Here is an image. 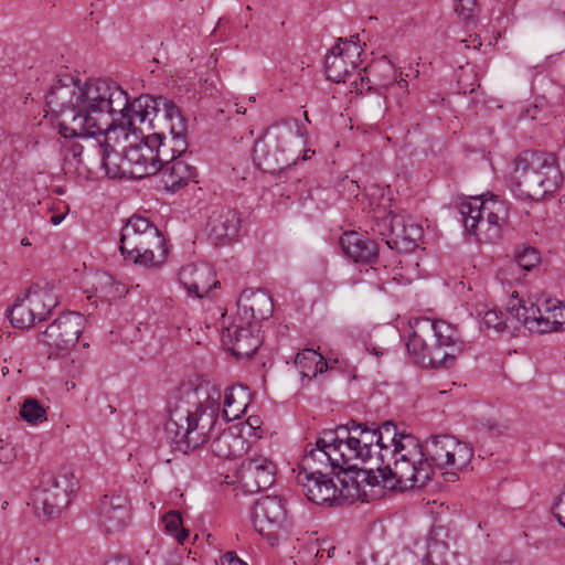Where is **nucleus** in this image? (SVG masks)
<instances>
[{"mask_svg": "<svg viewBox=\"0 0 565 565\" xmlns=\"http://www.w3.org/2000/svg\"><path fill=\"white\" fill-rule=\"evenodd\" d=\"M46 106L58 121L64 138L104 136L120 128L134 130L135 124L148 127L143 110L135 108L128 94L113 79H89L85 83L72 76L58 78L46 94Z\"/></svg>", "mask_w": 565, "mask_h": 565, "instance_id": "nucleus-1", "label": "nucleus"}, {"mask_svg": "<svg viewBox=\"0 0 565 565\" xmlns=\"http://www.w3.org/2000/svg\"><path fill=\"white\" fill-rule=\"evenodd\" d=\"M424 444L412 434L398 433L394 424V440L381 448L374 465L356 473L355 480L382 486L388 490L420 489L433 479V470L424 457Z\"/></svg>", "mask_w": 565, "mask_h": 565, "instance_id": "nucleus-2", "label": "nucleus"}, {"mask_svg": "<svg viewBox=\"0 0 565 565\" xmlns=\"http://www.w3.org/2000/svg\"><path fill=\"white\" fill-rule=\"evenodd\" d=\"M407 351L422 367L451 369L465 350L457 328L444 320L418 318L411 326Z\"/></svg>", "mask_w": 565, "mask_h": 565, "instance_id": "nucleus-3", "label": "nucleus"}, {"mask_svg": "<svg viewBox=\"0 0 565 565\" xmlns=\"http://www.w3.org/2000/svg\"><path fill=\"white\" fill-rule=\"evenodd\" d=\"M562 182L563 177L553 156L536 151H524L518 156L509 179L516 196L533 201L555 192Z\"/></svg>", "mask_w": 565, "mask_h": 565, "instance_id": "nucleus-4", "label": "nucleus"}, {"mask_svg": "<svg viewBox=\"0 0 565 565\" xmlns=\"http://www.w3.org/2000/svg\"><path fill=\"white\" fill-rule=\"evenodd\" d=\"M508 310L531 332L565 331V306L558 300L536 296L524 299L514 291L509 299Z\"/></svg>", "mask_w": 565, "mask_h": 565, "instance_id": "nucleus-5", "label": "nucleus"}, {"mask_svg": "<svg viewBox=\"0 0 565 565\" xmlns=\"http://www.w3.org/2000/svg\"><path fill=\"white\" fill-rule=\"evenodd\" d=\"M107 141L105 139L99 142V148L102 166L110 178L129 174L131 178L142 179L159 172L161 164L153 162L152 146L148 136L145 141L126 147L122 157L115 152Z\"/></svg>", "mask_w": 565, "mask_h": 565, "instance_id": "nucleus-6", "label": "nucleus"}, {"mask_svg": "<svg viewBox=\"0 0 565 565\" xmlns=\"http://www.w3.org/2000/svg\"><path fill=\"white\" fill-rule=\"evenodd\" d=\"M461 222L465 228L479 242H494L500 237V231L508 216L504 202L491 198L481 200L471 198L458 204Z\"/></svg>", "mask_w": 565, "mask_h": 565, "instance_id": "nucleus-7", "label": "nucleus"}, {"mask_svg": "<svg viewBox=\"0 0 565 565\" xmlns=\"http://www.w3.org/2000/svg\"><path fill=\"white\" fill-rule=\"evenodd\" d=\"M212 414H199L183 403L170 411L166 423V431L174 444V448L188 454L203 446L211 434Z\"/></svg>", "mask_w": 565, "mask_h": 565, "instance_id": "nucleus-8", "label": "nucleus"}, {"mask_svg": "<svg viewBox=\"0 0 565 565\" xmlns=\"http://www.w3.org/2000/svg\"><path fill=\"white\" fill-rule=\"evenodd\" d=\"M77 481L70 470L45 472L32 492V505L39 516L46 520L58 518L72 502Z\"/></svg>", "mask_w": 565, "mask_h": 565, "instance_id": "nucleus-9", "label": "nucleus"}, {"mask_svg": "<svg viewBox=\"0 0 565 565\" xmlns=\"http://www.w3.org/2000/svg\"><path fill=\"white\" fill-rule=\"evenodd\" d=\"M424 457L433 470L448 469L445 480H458L457 470L466 468L473 456V449L466 443L450 435L431 436L424 443Z\"/></svg>", "mask_w": 565, "mask_h": 565, "instance_id": "nucleus-10", "label": "nucleus"}, {"mask_svg": "<svg viewBox=\"0 0 565 565\" xmlns=\"http://www.w3.org/2000/svg\"><path fill=\"white\" fill-rule=\"evenodd\" d=\"M253 523L271 546L277 545L289 533L285 500L278 495L259 498L254 504Z\"/></svg>", "mask_w": 565, "mask_h": 565, "instance_id": "nucleus-11", "label": "nucleus"}, {"mask_svg": "<svg viewBox=\"0 0 565 565\" xmlns=\"http://www.w3.org/2000/svg\"><path fill=\"white\" fill-rule=\"evenodd\" d=\"M333 437H337L333 444H330V451L333 452V462L334 467L338 469L337 475L343 473L345 477L340 480L344 488H349L350 483L347 479L350 478L352 486L355 487L356 490H360L361 484L365 483V481L355 480L356 473L366 470L369 467L363 465L362 467L359 463H362V455L358 450L356 446L351 443L352 437L348 433V428L344 426H339L334 430H332Z\"/></svg>", "mask_w": 565, "mask_h": 565, "instance_id": "nucleus-12", "label": "nucleus"}, {"mask_svg": "<svg viewBox=\"0 0 565 565\" xmlns=\"http://www.w3.org/2000/svg\"><path fill=\"white\" fill-rule=\"evenodd\" d=\"M352 437L351 443L356 446L362 455V465L370 467L374 465L375 457H380L381 448L387 441L394 440V423L385 422L380 427L370 428L365 424H358L354 420L345 426Z\"/></svg>", "mask_w": 565, "mask_h": 565, "instance_id": "nucleus-13", "label": "nucleus"}, {"mask_svg": "<svg viewBox=\"0 0 565 565\" xmlns=\"http://www.w3.org/2000/svg\"><path fill=\"white\" fill-rule=\"evenodd\" d=\"M84 321L83 315L67 312L60 316L46 328L42 341L47 345L50 356L64 355L77 343Z\"/></svg>", "mask_w": 565, "mask_h": 565, "instance_id": "nucleus-14", "label": "nucleus"}, {"mask_svg": "<svg viewBox=\"0 0 565 565\" xmlns=\"http://www.w3.org/2000/svg\"><path fill=\"white\" fill-rule=\"evenodd\" d=\"M292 136L290 129L273 134L269 129L259 138L253 149V158L259 170L276 173L289 164L285 156V143Z\"/></svg>", "mask_w": 565, "mask_h": 565, "instance_id": "nucleus-15", "label": "nucleus"}, {"mask_svg": "<svg viewBox=\"0 0 565 565\" xmlns=\"http://www.w3.org/2000/svg\"><path fill=\"white\" fill-rule=\"evenodd\" d=\"M245 493H257L275 482V465L265 457L245 458L236 472Z\"/></svg>", "mask_w": 565, "mask_h": 565, "instance_id": "nucleus-16", "label": "nucleus"}, {"mask_svg": "<svg viewBox=\"0 0 565 565\" xmlns=\"http://www.w3.org/2000/svg\"><path fill=\"white\" fill-rule=\"evenodd\" d=\"M222 342L237 359H249L262 344L257 324L238 320L223 330Z\"/></svg>", "mask_w": 565, "mask_h": 565, "instance_id": "nucleus-17", "label": "nucleus"}, {"mask_svg": "<svg viewBox=\"0 0 565 565\" xmlns=\"http://www.w3.org/2000/svg\"><path fill=\"white\" fill-rule=\"evenodd\" d=\"M337 437H333L332 429L323 430L322 435L317 438L315 446L309 444L306 447L305 456L299 463V471L326 473L324 470L331 469L337 473L338 469L334 467L333 452L330 451V444H333Z\"/></svg>", "mask_w": 565, "mask_h": 565, "instance_id": "nucleus-18", "label": "nucleus"}, {"mask_svg": "<svg viewBox=\"0 0 565 565\" xmlns=\"http://www.w3.org/2000/svg\"><path fill=\"white\" fill-rule=\"evenodd\" d=\"M297 484L301 488L306 498L318 505H331L341 494L328 473L299 471Z\"/></svg>", "mask_w": 565, "mask_h": 565, "instance_id": "nucleus-19", "label": "nucleus"}, {"mask_svg": "<svg viewBox=\"0 0 565 565\" xmlns=\"http://www.w3.org/2000/svg\"><path fill=\"white\" fill-rule=\"evenodd\" d=\"M156 227L143 216L132 215L128 218L120 232L119 248L125 259L132 260L134 257H140V246L148 238H153L151 235Z\"/></svg>", "mask_w": 565, "mask_h": 565, "instance_id": "nucleus-20", "label": "nucleus"}, {"mask_svg": "<svg viewBox=\"0 0 565 565\" xmlns=\"http://www.w3.org/2000/svg\"><path fill=\"white\" fill-rule=\"evenodd\" d=\"M130 519V509L126 495L114 493L104 495L98 504V522L108 533L124 530Z\"/></svg>", "mask_w": 565, "mask_h": 565, "instance_id": "nucleus-21", "label": "nucleus"}, {"mask_svg": "<svg viewBox=\"0 0 565 565\" xmlns=\"http://www.w3.org/2000/svg\"><path fill=\"white\" fill-rule=\"evenodd\" d=\"M271 297L263 289H245L237 301V320L248 324L268 319L273 313Z\"/></svg>", "mask_w": 565, "mask_h": 565, "instance_id": "nucleus-22", "label": "nucleus"}, {"mask_svg": "<svg viewBox=\"0 0 565 565\" xmlns=\"http://www.w3.org/2000/svg\"><path fill=\"white\" fill-rule=\"evenodd\" d=\"M179 280L189 295L202 298L220 282L215 279V273L205 263L186 264L179 271Z\"/></svg>", "mask_w": 565, "mask_h": 565, "instance_id": "nucleus-23", "label": "nucleus"}, {"mask_svg": "<svg viewBox=\"0 0 565 565\" xmlns=\"http://www.w3.org/2000/svg\"><path fill=\"white\" fill-rule=\"evenodd\" d=\"M241 217L236 210L217 209L209 217V235L215 244L235 238L241 228Z\"/></svg>", "mask_w": 565, "mask_h": 565, "instance_id": "nucleus-24", "label": "nucleus"}, {"mask_svg": "<svg viewBox=\"0 0 565 565\" xmlns=\"http://www.w3.org/2000/svg\"><path fill=\"white\" fill-rule=\"evenodd\" d=\"M343 253L355 263L370 264L377 258L379 245L375 241L358 232H347L340 237Z\"/></svg>", "mask_w": 565, "mask_h": 565, "instance_id": "nucleus-25", "label": "nucleus"}, {"mask_svg": "<svg viewBox=\"0 0 565 565\" xmlns=\"http://www.w3.org/2000/svg\"><path fill=\"white\" fill-rule=\"evenodd\" d=\"M448 537V532L443 526H436L430 531L424 565H457L458 554L450 551L446 541Z\"/></svg>", "mask_w": 565, "mask_h": 565, "instance_id": "nucleus-26", "label": "nucleus"}, {"mask_svg": "<svg viewBox=\"0 0 565 565\" xmlns=\"http://www.w3.org/2000/svg\"><path fill=\"white\" fill-rule=\"evenodd\" d=\"M135 108L138 111L143 110V118L148 120V128H153L154 119L160 116L163 119L172 121L174 116H178V113H180L172 100L162 96L141 95L135 99Z\"/></svg>", "mask_w": 565, "mask_h": 565, "instance_id": "nucleus-27", "label": "nucleus"}, {"mask_svg": "<svg viewBox=\"0 0 565 565\" xmlns=\"http://www.w3.org/2000/svg\"><path fill=\"white\" fill-rule=\"evenodd\" d=\"M25 294L36 321L45 320L58 302L54 285L49 281L32 285Z\"/></svg>", "mask_w": 565, "mask_h": 565, "instance_id": "nucleus-28", "label": "nucleus"}, {"mask_svg": "<svg viewBox=\"0 0 565 565\" xmlns=\"http://www.w3.org/2000/svg\"><path fill=\"white\" fill-rule=\"evenodd\" d=\"M159 172L161 173L164 189L172 193L185 186L190 181H195L198 174L196 168L183 158L164 164Z\"/></svg>", "mask_w": 565, "mask_h": 565, "instance_id": "nucleus-29", "label": "nucleus"}, {"mask_svg": "<svg viewBox=\"0 0 565 565\" xmlns=\"http://www.w3.org/2000/svg\"><path fill=\"white\" fill-rule=\"evenodd\" d=\"M344 45L345 47L340 43L335 44L326 56L327 78L334 83L345 82L356 67L353 61H347L344 55L349 52L350 45L348 43Z\"/></svg>", "mask_w": 565, "mask_h": 565, "instance_id": "nucleus-30", "label": "nucleus"}, {"mask_svg": "<svg viewBox=\"0 0 565 565\" xmlns=\"http://www.w3.org/2000/svg\"><path fill=\"white\" fill-rule=\"evenodd\" d=\"M153 238H148L142 246H140V257H134L132 263L145 267H159L167 258L168 248L161 232L156 227L151 235Z\"/></svg>", "mask_w": 565, "mask_h": 565, "instance_id": "nucleus-31", "label": "nucleus"}, {"mask_svg": "<svg viewBox=\"0 0 565 565\" xmlns=\"http://www.w3.org/2000/svg\"><path fill=\"white\" fill-rule=\"evenodd\" d=\"M250 399V393L247 386L242 384L233 385L227 388L224 395L223 415L226 420L241 418L245 413Z\"/></svg>", "mask_w": 565, "mask_h": 565, "instance_id": "nucleus-32", "label": "nucleus"}, {"mask_svg": "<svg viewBox=\"0 0 565 565\" xmlns=\"http://www.w3.org/2000/svg\"><path fill=\"white\" fill-rule=\"evenodd\" d=\"M193 394L198 398L195 409L199 412V414H212V430L217 420L220 402L222 398V392L220 387L210 384H201L194 390Z\"/></svg>", "mask_w": 565, "mask_h": 565, "instance_id": "nucleus-33", "label": "nucleus"}, {"mask_svg": "<svg viewBox=\"0 0 565 565\" xmlns=\"http://www.w3.org/2000/svg\"><path fill=\"white\" fill-rule=\"evenodd\" d=\"M295 365L299 370L302 382H310L328 369L326 359L313 349H305L296 355Z\"/></svg>", "mask_w": 565, "mask_h": 565, "instance_id": "nucleus-34", "label": "nucleus"}, {"mask_svg": "<svg viewBox=\"0 0 565 565\" xmlns=\"http://www.w3.org/2000/svg\"><path fill=\"white\" fill-rule=\"evenodd\" d=\"M478 317L480 318L481 326L487 329H493L499 333L504 332L510 329V323H512V329H519V324L522 326L521 322L513 317L509 310L507 309V313L504 315L502 311L497 309H488L483 308L478 311Z\"/></svg>", "mask_w": 565, "mask_h": 565, "instance_id": "nucleus-35", "label": "nucleus"}, {"mask_svg": "<svg viewBox=\"0 0 565 565\" xmlns=\"http://www.w3.org/2000/svg\"><path fill=\"white\" fill-rule=\"evenodd\" d=\"M244 440L228 430H223L211 443V451L218 458L235 457L243 448Z\"/></svg>", "mask_w": 565, "mask_h": 565, "instance_id": "nucleus-36", "label": "nucleus"}, {"mask_svg": "<svg viewBox=\"0 0 565 565\" xmlns=\"http://www.w3.org/2000/svg\"><path fill=\"white\" fill-rule=\"evenodd\" d=\"M9 319L13 327L26 329L32 327L36 319L33 316L26 294L23 297H18L11 309L9 310Z\"/></svg>", "mask_w": 565, "mask_h": 565, "instance_id": "nucleus-37", "label": "nucleus"}, {"mask_svg": "<svg viewBox=\"0 0 565 565\" xmlns=\"http://www.w3.org/2000/svg\"><path fill=\"white\" fill-rule=\"evenodd\" d=\"M148 140L150 146H152V158L153 162L157 164H161L163 168L164 164L172 162V160H178L179 157L171 149V145L168 143L167 137L162 132H153L148 135Z\"/></svg>", "mask_w": 565, "mask_h": 565, "instance_id": "nucleus-38", "label": "nucleus"}, {"mask_svg": "<svg viewBox=\"0 0 565 565\" xmlns=\"http://www.w3.org/2000/svg\"><path fill=\"white\" fill-rule=\"evenodd\" d=\"M539 262V252L533 247H524L515 255L514 262H511L504 270L515 276L521 270L530 271Z\"/></svg>", "mask_w": 565, "mask_h": 565, "instance_id": "nucleus-39", "label": "nucleus"}, {"mask_svg": "<svg viewBox=\"0 0 565 565\" xmlns=\"http://www.w3.org/2000/svg\"><path fill=\"white\" fill-rule=\"evenodd\" d=\"M46 411L38 399L28 397L20 407V416L31 425H39L47 419Z\"/></svg>", "mask_w": 565, "mask_h": 565, "instance_id": "nucleus-40", "label": "nucleus"}, {"mask_svg": "<svg viewBox=\"0 0 565 565\" xmlns=\"http://www.w3.org/2000/svg\"><path fill=\"white\" fill-rule=\"evenodd\" d=\"M374 226L373 231L377 232L380 235L387 237L386 243L390 245L393 243V228H392V220H391V211H386V205L379 203L374 209L373 214Z\"/></svg>", "mask_w": 565, "mask_h": 565, "instance_id": "nucleus-41", "label": "nucleus"}, {"mask_svg": "<svg viewBox=\"0 0 565 565\" xmlns=\"http://www.w3.org/2000/svg\"><path fill=\"white\" fill-rule=\"evenodd\" d=\"M174 119L178 120V125H170V138H167V141L171 145L172 151H174L179 158H182L188 149V142L184 136L185 126L180 113H178V116H174Z\"/></svg>", "mask_w": 565, "mask_h": 565, "instance_id": "nucleus-42", "label": "nucleus"}, {"mask_svg": "<svg viewBox=\"0 0 565 565\" xmlns=\"http://www.w3.org/2000/svg\"><path fill=\"white\" fill-rule=\"evenodd\" d=\"M162 522L164 524L167 533L175 537L178 542L183 543L184 540L188 537L189 533L182 526V518L179 511H169L162 518Z\"/></svg>", "mask_w": 565, "mask_h": 565, "instance_id": "nucleus-43", "label": "nucleus"}, {"mask_svg": "<svg viewBox=\"0 0 565 565\" xmlns=\"http://www.w3.org/2000/svg\"><path fill=\"white\" fill-rule=\"evenodd\" d=\"M455 12L466 23L475 24L478 20V6L476 0H455Z\"/></svg>", "mask_w": 565, "mask_h": 565, "instance_id": "nucleus-44", "label": "nucleus"}, {"mask_svg": "<svg viewBox=\"0 0 565 565\" xmlns=\"http://www.w3.org/2000/svg\"><path fill=\"white\" fill-rule=\"evenodd\" d=\"M97 284L105 297H119L125 292V287L114 280V278L105 273L97 274Z\"/></svg>", "mask_w": 565, "mask_h": 565, "instance_id": "nucleus-45", "label": "nucleus"}, {"mask_svg": "<svg viewBox=\"0 0 565 565\" xmlns=\"http://www.w3.org/2000/svg\"><path fill=\"white\" fill-rule=\"evenodd\" d=\"M424 230L422 225L415 222L412 217H408V222L401 235V242L405 243L407 247H414L422 239Z\"/></svg>", "mask_w": 565, "mask_h": 565, "instance_id": "nucleus-46", "label": "nucleus"}, {"mask_svg": "<svg viewBox=\"0 0 565 565\" xmlns=\"http://www.w3.org/2000/svg\"><path fill=\"white\" fill-rule=\"evenodd\" d=\"M17 447L11 437H0V467H7L17 459Z\"/></svg>", "mask_w": 565, "mask_h": 565, "instance_id": "nucleus-47", "label": "nucleus"}, {"mask_svg": "<svg viewBox=\"0 0 565 565\" xmlns=\"http://www.w3.org/2000/svg\"><path fill=\"white\" fill-rule=\"evenodd\" d=\"M409 216L394 214L391 211L392 228H393V244L397 245L401 243V235L408 222Z\"/></svg>", "mask_w": 565, "mask_h": 565, "instance_id": "nucleus-48", "label": "nucleus"}, {"mask_svg": "<svg viewBox=\"0 0 565 565\" xmlns=\"http://www.w3.org/2000/svg\"><path fill=\"white\" fill-rule=\"evenodd\" d=\"M424 556L419 557L416 553L404 550L394 558V565H424Z\"/></svg>", "mask_w": 565, "mask_h": 565, "instance_id": "nucleus-49", "label": "nucleus"}, {"mask_svg": "<svg viewBox=\"0 0 565 565\" xmlns=\"http://www.w3.org/2000/svg\"><path fill=\"white\" fill-rule=\"evenodd\" d=\"M552 513L558 523L565 527V486L552 505Z\"/></svg>", "mask_w": 565, "mask_h": 565, "instance_id": "nucleus-50", "label": "nucleus"}, {"mask_svg": "<svg viewBox=\"0 0 565 565\" xmlns=\"http://www.w3.org/2000/svg\"><path fill=\"white\" fill-rule=\"evenodd\" d=\"M359 565H388L385 557H381L379 553L364 551L361 554Z\"/></svg>", "mask_w": 565, "mask_h": 565, "instance_id": "nucleus-51", "label": "nucleus"}, {"mask_svg": "<svg viewBox=\"0 0 565 565\" xmlns=\"http://www.w3.org/2000/svg\"><path fill=\"white\" fill-rule=\"evenodd\" d=\"M221 564L222 565H247L245 562H243L241 558H238L234 552H226L221 557Z\"/></svg>", "mask_w": 565, "mask_h": 565, "instance_id": "nucleus-52", "label": "nucleus"}, {"mask_svg": "<svg viewBox=\"0 0 565 565\" xmlns=\"http://www.w3.org/2000/svg\"><path fill=\"white\" fill-rule=\"evenodd\" d=\"M82 153H83V146L79 143H72L67 149V153H66L65 158L68 159L71 157L73 160L78 161Z\"/></svg>", "mask_w": 565, "mask_h": 565, "instance_id": "nucleus-53", "label": "nucleus"}, {"mask_svg": "<svg viewBox=\"0 0 565 565\" xmlns=\"http://www.w3.org/2000/svg\"><path fill=\"white\" fill-rule=\"evenodd\" d=\"M366 195L369 198H375V196H380L382 200L386 201V202H390L391 199L390 198H385V194H384V189L380 188V186H371L367 189V192H366Z\"/></svg>", "mask_w": 565, "mask_h": 565, "instance_id": "nucleus-54", "label": "nucleus"}, {"mask_svg": "<svg viewBox=\"0 0 565 565\" xmlns=\"http://www.w3.org/2000/svg\"><path fill=\"white\" fill-rule=\"evenodd\" d=\"M384 86H390L391 88L393 89H402L404 93H408L407 92V87H408V82L406 79H403L401 78L399 81H396L395 83H391V84H383Z\"/></svg>", "mask_w": 565, "mask_h": 565, "instance_id": "nucleus-55", "label": "nucleus"}, {"mask_svg": "<svg viewBox=\"0 0 565 565\" xmlns=\"http://www.w3.org/2000/svg\"><path fill=\"white\" fill-rule=\"evenodd\" d=\"M104 565H131L127 558L124 557H114L108 559Z\"/></svg>", "mask_w": 565, "mask_h": 565, "instance_id": "nucleus-56", "label": "nucleus"}, {"mask_svg": "<svg viewBox=\"0 0 565 565\" xmlns=\"http://www.w3.org/2000/svg\"><path fill=\"white\" fill-rule=\"evenodd\" d=\"M384 67H385L386 72L388 73L390 78L392 81H395L396 72L394 70V66L392 64H390V63H385Z\"/></svg>", "mask_w": 565, "mask_h": 565, "instance_id": "nucleus-57", "label": "nucleus"}, {"mask_svg": "<svg viewBox=\"0 0 565 565\" xmlns=\"http://www.w3.org/2000/svg\"><path fill=\"white\" fill-rule=\"evenodd\" d=\"M64 220V215L55 214L51 217V222L53 225H58Z\"/></svg>", "mask_w": 565, "mask_h": 565, "instance_id": "nucleus-58", "label": "nucleus"}, {"mask_svg": "<svg viewBox=\"0 0 565 565\" xmlns=\"http://www.w3.org/2000/svg\"><path fill=\"white\" fill-rule=\"evenodd\" d=\"M366 350L372 352L377 358H381L384 354V352L381 349H377L375 347H373L372 349H370V347H366Z\"/></svg>", "mask_w": 565, "mask_h": 565, "instance_id": "nucleus-59", "label": "nucleus"}, {"mask_svg": "<svg viewBox=\"0 0 565 565\" xmlns=\"http://www.w3.org/2000/svg\"><path fill=\"white\" fill-rule=\"evenodd\" d=\"M25 565H42L41 558L39 556L33 557L29 564Z\"/></svg>", "mask_w": 565, "mask_h": 565, "instance_id": "nucleus-60", "label": "nucleus"}, {"mask_svg": "<svg viewBox=\"0 0 565 565\" xmlns=\"http://www.w3.org/2000/svg\"><path fill=\"white\" fill-rule=\"evenodd\" d=\"M492 565H515V564H513L511 562H502V563H494Z\"/></svg>", "mask_w": 565, "mask_h": 565, "instance_id": "nucleus-61", "label": "nucleus"}, {"mask_svg": "<svg viewBox=\"0 0 565 565\" xmlns=\"http://www.w3.org/2000/svg\"><path fill=\"white\" fill-rule=\"evenodd\" d=\"M22 245L26 246L29 245V239L28 238H23L22 242H21Z\"/></svg>", "mask_w": 565, "mask_h": 565, "instance_id": "nucleus-62", "label": "nucleus"}, {"mask_svg": "<svg viewBox=\"0 0 565 565\" xmlns=\"http://www.w3.org/2000/svg\"><path fill=\"white\" fill-rule=\"evenodd\" d=\"M473 42H478V44H477L478 46H480V45H481V41H480L479 36H477V35H476V38H475Z\"/></svg>", "mask_w": 565, "mask_h": 565, "instance_id": "nucleus-63", "label": "nucleus"}, {"mask_svg": "<svg viewBox=\"0 0 565 565\" xmlns=\"http://www.w3.org/2000/svg\"><path fill=\"white\" fill-rule=\"evenodd\" d=\"M8 372V367L2 369V373L6 374Z\"/></svg>", "mask_w": 565, "mask_h": 565, "instance_id": "nucleus-64", "label": "nucleus"}]
</instances>
